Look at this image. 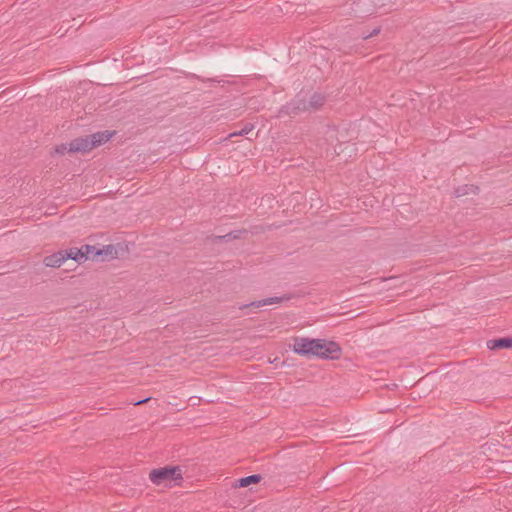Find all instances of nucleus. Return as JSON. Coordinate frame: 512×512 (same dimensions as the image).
<instances>
[{
  "instance_id": "obj_10",
  "label": "nucleus",
  "mask_w": 512,
  "mask_h": 512,
  "mask_svg": "<svg viewBox=\"0 0 512 512\" xmlns=\"http://www.w3.org/2000/svg\"><path fill=\"white\" fill-rule=\"evenodd\" d=\"M254 129V126L252 124H246L241 130L235 131L229 134V138L235 137V136H245L249 134Z\"/></svg>"
},
{
  "instance_id": "obj_3",
  "label": "nucleus",
  "mask_w": 512,
  "mask_h": 512,
  "mask_svg": "<svg viewBox=\"0 0 512 512\" xmlns=\"http://www.w3.org/2000/svg\"><path fill=\"white\" fill-rule=\"evenodd\" d=\"M182 478V472L178 466H165L153 469L149 473V479L155 485H170L173 482L182 480Z\"/></svg>"
},
{
  "instance_id": "obj_9",
  "label": "nucleus",
  "mask_w": 512,
  "mask_h": 512,
  "mask_svg": "<svg viewBox=\"0 0 512 512\" xmlns=\"http://www.w3.org/2000/svg\"><path fill=\"white\" fill-rule=\"evenodd\" d=\"M324 101L325 97L323 95L315 93L310 98L309 107L318 109L324 104Z\"/></svg>"
},
{
  "instance_id": "obj_5",
  "label": "nucleus",
  "mask_w": 512,
  "mask_h": 512,
  "mask_svg": "<svg viewBox=\"0 0 512 512\" xmlns=\"http://www.w3.org/2000/svg\"><path fill=\"white\" fill-rule=\"evenodd\" d=\"M317 339L296 338L293 343V351L299 355L314 356Z\"/></svg>"
},
{
  "instance_id": "obj_13",
  "label": "nucleus",
  "mask_w": 512,
  "mask_h": 512,
  "mask_svg": "<svg viewBox=\"0 0 512 512\" xmlns=\"http://www.w3.org/2000/svg\"><path fill=\"white\" fill-rule=\"evenodd\" d=\"M148 400H149V398H146V399H143V400H139V401L135 402L134 405H140L142 403L147 402Z\"/></svg>"
},
{
  "instance_id": "obj_1",
  "label": "nucleus",
  "mask_w": 512,
  "mask_h": 512,
  "mask_svg": "<svg viewBox=\"0 0 512 512\" xmlns=\"http://www.w3.org/2000/svg\"><path fill=\"white\" fill-rule=\"evenodd\" d=\"M102 254L103 250L96 249L90 245H84L81 248H70L69 250L59 251L46 256L43 263L47 267L58 268L68 259L82 263L90 258L94 259L101 256Z\"/></svg>"
},
{
  "instance_id": "obj_8",
  "label": "nucleus",
  "mask_w": 512,
  "mask_h": 512,
  "mask_svg": "<svg viewBox=\"0 0 512 512\" xmlns=\"http://www.w3.org/2000/svg\"><path fill=\"white\" fill-rule=\"evenodd\" d=\"M261 480V476L258 474L249 475L243 478H240L236 481V487H246L252 483H258Z\"/></svg>"
},
{
  "instance_id": "obj_12",
  "label": "nucleus",
  "mask_w": 512,
  "mask_h": 512,
  "mask_svg": "<svg viewBox=\"0 0 512 512\" xmlns=\"http://www.w3.org/2000/svg\"><path fill=\"white\" fill-rule=\"evenodd\" d=\"M379 32H380V29H379V28H376V29H374L370 34L365 35L363 38H364V39H368V38H370V37H372V36H374V35H377Z\"/></svg>"
},
{
  "instance_id": "obj_2",
  "label": "nucleus",
  "mask_w": 512,
  "mask_h": 512,
  "mask_svg": "<svg viewBox=\"0 0 512 512\" xmlns=\"http://www.w3.org/2000/svg\"><path fill=\"white\" fill-rule=\"evenodd\" d=\"M111 136L108 132H96L85 137L76 138L68 144H61L56 147L55 152L58 154H64L65 152H89L93 148L109 141Z\"/></svg>"
},
{
  "instance_id": "obj_4",
  "label": "nucleus",
  "mask_w": 512,
  "mask_h": 512,
  "mask_svg": "<svg viewBox=\"0 0 512 512\" xmlns=\"http://www.w3.org/2000/svg\"><path fill=\"white\" fill-rule=\"evenodd\" d=\"M340 354L341 348L338 343L325 339L316 340L314 356L322 359H338Z\"/></svg>"
},
{
  "instance_id": "obj_7",
  "label": "nucleus",
  "mask_w": 512,
  "mask_h": 512,
  "mask_svg": "<svg viewBox=\"0 0 512 512\" xmlns=\"http://www.w3.org/2000/svg\"><path fill=\"white\" fill-rule=\"evenodd\" d=\"M487 347L491 350L506 349L512 347V338L504 337L487 341Z\"/></svg>"
},
{
  "instance_id": "obj_6",
  "label": "nucleus",
  "mask_w": 512,
  "mask_h": 512,
  "mask_svg": "<svg viewBox=\"0 0 512 512\" xmlns=\"http://www.w3.org/2000/svg\"><path fill=\"white\" fill-rule=\"evenodd\" d=\"M287 300H289V297H287V296L268 297V298H264L262 300L253 301L249 304L244 305L242 308H247V307L260 308V307L267 306V305L278 304V303H281V302L287 301Z\"/></svg>"
},
{
  "instance_id": "obj_11",
  "label": "nucleus",
  "mask_w": 512,
  "mask_h": 512,
  "mask_svg": "<svg viewBox=\"0 0 512 512\" xmlns=\"http://www.w3.org/2000/svg\"><path fill=\"white\" fill-rule=\"evenodd\" d=\"M466 188H467V186H465V187H461V188H458V189L456 190V192H455V193H456V196H457V197H459V196H461V195L466 194V193H467Z\"/></svg>"
}]
</instances>
